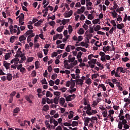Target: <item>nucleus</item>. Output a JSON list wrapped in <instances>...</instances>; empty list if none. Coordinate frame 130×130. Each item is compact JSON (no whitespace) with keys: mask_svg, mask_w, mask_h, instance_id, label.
<instances>
[{"mask_svg":"<svg viewBox=\"0 0 130 130\" xmlns=\"http://www.w3.org/2000/svg\"><path fill=\"white\" fill-rule=\"evenodd\" d=\"M85 83L87 85H91V84H92V80H91V79L88 78L85 81Z\"/></svg>","mask_w":130,"mask_h":130,"instance_id":"23","label":"nucleus"},{"mask_svg":"<svg viewBox=\"0 0 130 130\" xmlns=\"http://www.w3.org/2000/svg\"><path fill=\"white\" fill-rule=\"evenodd\" d=\"M46 97H52L53 96V94L50 92L49 91H47L46 93Z\"/></svg>","mask_w":130,"mask_h":130,"instance_id":"24","label":"nucleus"},{"mask_svg":"<svg viewBox=\"0 0 130 130\" xmlns=\"http://www.w3.org/2000/svg\"><path fill=\"white\" fill-rule=\"evenodd\" d=\"M124 113H123V110L121 109L120 111V113L118 115V117L119 118V120L121 121L123 118H125V117L123 116Z\"/></svg>","mask_w":130,"mask_h":130,"instance_id":"2","label":"nucleus"},{"mask_svg":"<svg viewBox=\"0 0 130 130\" xmlns=\"http://www.w3.org/2000/svg\"><path fill=\"white\" fill-rule=\"evenodd\" d=\"M111 14H112V17H113V18H116V17H117V13H116V12H115V11H114L112 12H111Z\"/></svg>","mask_w":130,"mask_h":130,"instance_id":"28","label":"nucleus"},{"mask_svg":"<svg viewBox=\"0 0 130 130\" xmlns=\"http://www.w3.org/2000/svg\"><path fill=\"white\" fill-rule=\"evenodd\" d=\"M64 97L66 98V101L67 102L71 101L72 100H73V99H75V98H76V94H73L72 95H69L68 96H67L66 95H64Z\"/></svg>","mask_w":130,"mask_h":130,"instance_id":"1","label":"nucleus"},{"mask_svg":"<svg viewBox=\"0 0 130 130\" xmlns=\"http://www.w3.org/2000/svg\"><path fill=\"white\" fill-rule=\"evenodd\" d=\"M101 60H102V61H106V56H102L101 58Z\"/></svg>","mask_w":130,"mask_h":130,"instance_id":"52","label":"nucleus"},{"mask_svg":"<svg viewBox=\"0 0 130 130\" xmlns=\"http://www.w3.org/2000/svg\"><path fill=\"white\" fill-rule=\"evenodd\" d=\"M124 117H125L126 119L129 121L130 120V115L129 114H126L125 115Z\"/></svg>","mask_w":130,"mask_h":130,"instance_id":"40","label":"nucleus"},{"mask_svg":"<svg viewBox=\"0 0 130 130\" xmlns=\"http://www.w3.org/2000/svg\"><path fill=\"white\" fill-rule=\"evenodd\" d=\"M6 79L8 80V81H12V74H8L7 76Z\"/></svg>","mask_w":130,"mask_h":130,"instance_id":"30","label":"nucleus"},{"mask_svg":"<svg viewBox=\"0 0 130 130\" xmlns=\"http://www.w3.org/2000/svg\"><path fill=\"white\" fill-rule=\"evenodd\" d=\"M76 8H81L82 7V5H81V3L80 2H78L76 3L75 5Z\"/></svg>","mask_w":130,"mask_h":130,"instance_id":"58","label":"nucleus"},{"mask_svg":"<svg viewBox=\"0 0 130 130\" xmlns=\"http://www.w3.org/2000/svg\"><path fill=\"white\" fill-rule=\"evenodd\" d=\"M46 102L48 104H52V103H54V99H49V98L46 99Z\"/></svg>","mask_w":130,"mask_h":130,"instance_id":"12","label":"nucleus"},{"mask_svg":"<svg viewBox=\"0 0 130 130\" xmlns=\"http://www.w3.org/2000/svg\"><path fill=\"white\" fill-rule=\"evenodd\" d=\"M77 82H78V85H81V86H82L83 82H84V80H83L81 79H77Z\"/></svg>","mask_w":130,"mask_h":130,"instance_id":"34","label":"nucleus"},{"mask_svg":"<svg viewBox=\"0 0 130 130\" xmlns=\"http://www.w3.org/2000/svg\"><path fill=\"white\" fill-rule=\"evenodd\" d=\"M59 100V96H55L54 98V104H58V101Z\"/></svg>","mask_w":130,"mask_h":130,"instance_id":"17","label":"nucleus"},{"mask_svg":"<svg viewBox=\"0 0 130 130\" xmlns=\"http://www.w3.org/2000/svg\"><path fill=\"white\" fill-rule=\"evenodd\" d=\"M79 125V123L77 121H73L71 126H78Z\"/></svg>","mask_w":130,"mask_h":130,"instance_id":"27","label":"nucleus"},{"mask_svg":"<svg viewBox=\"0 0 130 130\" xmlns=\"http://www.w3.org/2000/svg\"><path fill=\"white\" fill-rule=\"evenodd\" d=\"M56 78H57V74H54L52 75L51 76V79L53 80L56 79Z\"/></svg>","mask_w":130,"mask_h":130,"instance_id":"49","label":"nucleus"},{"mask_svg":"<svg viewBox=\"0 0 130 130\" xmlns=\"http://www.w3.org/2000/svg\"><path fill=\"white\" fill-rule=\"evenodd\" d=\"M19 26H22V25H24V24H25V22H24V18H19Z\"/></svg>","mask_w":130,"mask_h":130,"instance_id":"15","label":"nucleus"},{"mask_svg":"<svg viewBox=\"0 0 130 130\" xmlns=\"http://www.w3.org/2000/svg\"><path fill=\"white\" fill-rule=\"evenodd\" d=\"M122 127H123V125L121 123V121H120L118 123V128H119L120 130H121L122 129Z\"/></svg>","mask_w":130,"mask_h":130,"instance_id":"18","label":"nucleus"},{"mask_svg":"<svg viewBox=\"0 0 130 130\" xmlns=\"http://www.w3.org/2000/svg\"><path fill=\"white\" fill-rule=\"evenodd\" d=\"M108 111L107 110H105V111H103L102 115L103 117H107V115L108 114Z\"/></svg>","mask_w":130,"mask_h":130,"instance_id":"21","label":"nucleus"},{"mask_svg":"<svg viewBox=\"0 0 130 130\" xmlns=\"http://www.w3.org/2000/svg\"><path fill=\"white\" fill-rule=\"evenodd\" d=\"M81 57H82V52L80 51L78 52L77 54V58L78 59H80L81 58Z\"/></svg>","mask_w":130,"mask_h":130,"instance_id":"45","label":"nucleus"},{"mask_svg":"<svg viewBox=\"0 0 130 130\" xmlns=\"http://www.w3.org/2000/svg\"><path fill=\"white\" fill-rule=\"evenodd\" d=\"M85 112L88 116L92 115V110H87Z\"/></svg>","mask_w":130,"mask_h":130,"instance_id":"32","label":"nucleus"},{"mask_svg":"<svg viewBox=\"0 0 130 130\" xmlns=\"http://www.w3.org/2000/svg\"><path fill=\"white\" fill-rule=\"evenodd\" d=\"M31 34H34V33H33V30H28L24 34V36L27 37V36H28V35H31Z\"/></svg>","mask_w":130,"mask_h":130,"instance_id":"9","label":"nucleus"},{"mask_svg":"<svg viewBox=\"0 0 130 130\" xmlns=\"http://www.w3.org/2000/svg\"><path fill=\"white\" fill-rule=\"evenodd\" d=\"M49 25H50V26H52L53 27L54 26V25H55V22L54 21H52L51 22H50L49 23Z\"/></svg>","mask_w":130,"mask_h":130,"instance_id":"61","label":"nucleus"},{"mask_svg":"<svg viewBox=\"0 0 130 130\" xmlns=\"http://www.w3.org/2000/svg\"><path fill=\"white\" fill-rule=\"evenodd\" d=\"M63 29V26H62L58 27L57 28L56 30L57 31V32H59V33H60V32L62 31Z\"/></svg>","mask_w":130,"mask_h":130,"instance_id":"31","label":"nucleus"},{"mask_svg":"<svg viewBox=\"0 0 130 130\" xmlns=\"http://www.w3.org/2000/svg\"><path fill=\"white\" fill-rule=\"evenodd\" d=\"M19 111H20V108H16L14 111L13 112L14 113H18V112H19Z\"/></svg>","mask_w":130,"mask_h":130,"instance_id":"51","label":"nucleus"},{"mask_svg":"<svg viewBox=\"0 0 130 130\" xmlns=\"http://www.w3.org/2000/svg\"><path fill=\"white\" fill-rule=\"evenodd\" d=\"M54 120H55V119H54V118H53V116L50 117V123H53V122L54 121Z\"/></svg>","mask_w":130,"mask_h":130,"instance_id":"53","label":"nucleus"},{"mask_svg":"<svg viewBox=\"0 0 130 130\" xmlns=\"http://www.w3.org/2000/svg\"><path fill=\"white\" fill-rule=\"evenodd\" d=\"M99 21H100V19H94L92 21V23L93 24H98V22H99Z\"/></svg>","mask_w":130,"mask_h":130,"instance_id":"47","label":"nucleus"},{"mask_svg":"<svg viewBox=\"0 0 130 130\" xmlns=\"http://www.w3.org/2000/svg\"><path fill=\"white\" fill-rule=\"evenodd\" d=\"M84 122H88L89 123V121H90L91 120V119L88 117H86L85 118H84Z\"/></svg>","mask_w":130,"mask_h":130,"instance_id":"48","label":"nucleus"},{"mask_svg":"<svg viewBox=\"0 0 130 130\" xmlns=\"http://www.w3.org/2000/svg\"><path fill=\"white\" fill-rule=\"evenodd\" d=\"M8 20L9 24L10 25H13V19H12L11 18H9Z\"/></svg>","mask_w":130,"mask_h":130,"instance_id":"60","label":"nucleus"},{"mask_svg":"<svg viewBox=\"0 0 130 130\" xmlns=\"http://www.w3.org/2000/svg\"><path fill=\"white\" fill-rule=\"evenodd\" d=\"M20 61V59L19 58H15L11 60V63H14V62H18Z\"/></svg>","mask_w":130,"mask_h":130,"instance_id":"19","label":"nucleus"},{"mask_svg":"<svg viewBox=\"0 0 130 130\" xmlns=\"http://www.w3.org/2000/svg\"><path fill=\"white\" fill-rule=\"evenodd\" d=\"M64 103H66V100L63 98H61L59 99V104L61 106H63V105H64Z\"/></svg>","mask_w":130,"mask_h":130,"instance_id":"7","label":"nucleus"},{"mask_svg":"<svg viewBox=\"0 0 130 130\" xmlns=\"http://www.w3.org/2000/svg\"><path fill=\"white\" fill-rule=\"evenodd\" d=\"M110 23L113 25V27H116V23H115V21L114 20H111Z\"/></svg>","mask_w":130,"mask_h":130,"instance_id":"59","label":"nucleus"},{"mask_svg":"<svg viewBox=\"0 0 130 130\" xmlns=\"http://www.w3.org/2000/svg\"><path fill=\"white\" fill-rule=\"evenodd\" d=\"M66 46V44H61L59 45V48L61 49H64V46Z\"/></svg>","mask_w":130,"mask_h":130,"instance_id":"55","label":"nucleus"},{"mask_svg":"<svg viewBox=\"0 0 130 130\" xmlns=\"http://www.w3.org/2000/svg\"><path fill=\"white\" fill-rule=\"evenodd\" d=\"M100 29H101V26H100L99 25H98L94 27V30L95 31V32H98V31H99V30H100Z\"/></svg>","mask_w":130,"mask_h":130,"instance_id":"25","label":"nucleus"},{"mask_svg":"<svg viewBox=\"0 0 130 130\" xmlns=\"http://www.w3.org/2000/svg\"><path fill=\"white\" fill-rule=\"evenodd\" d=\"M64 64V67H65V69H68V70H70V68L69 67H67V66H69V63L68 62H69V60H64V61H63Z\"/></svg>","mask_w":130,"mask_h":130,"instance_id":"16","label":"nucleus"},{"mask_svg":"<svg viewBox=\"0 0 130 130\" xmlns=\"http://www.w3.org/2000/svg\"><path fill=\"white\" fill-rule=\"evenodd\" d=\"M117 21H118V22H119V23H120V22L122 21V18H121V16H120V15H118V17L117 18Z\"/></svg>","mask_w":130,"mask_h":130,"instance_id":"50","label":"nucleus"},{"mask_svg":"<svg viewBox=\"0 0 130 130\" xmlns=\"http://www.w3.org/2000/svg\"><path fill=\"white\" fill-rule=\"evenodd\" d=\"M49 83L50 86L52 87V86H53L54 85V81H53L52 80H51L49 81Z\"/></svg>","mask_w":130,"mask_h":130,"instance_id":"54","label":"nucleus"},{"mask_svg":"<svg viewBox=\"0 0 130 130\" xmlns=\"http://www.w3.org/2000/svg\"><path fill=\"white\" fill-rule=\"evenodd\" d=\"M15 36H12L10 39V42L11 43H14L15 42Z\"/></svg>","mask_w":130,"mask_h":130,"instance_id":"38","label":"nucleus"},{"mask_svg":"<svg viewBox=\"0 0 130 130\" xmlns=\"http://www.w3.org/2000/svg\"><path fill=\"white\" fill-rule=\"evenodd\" d=\"M26 38H27V37H26L25 36V35L24 34V35H22V36L19 37V41L21 42V43H23L24 44L25 40H26Z\"/></svg>","mask_w":130,"mask_h":130,"instance_id":"3","label":"nucleus"},{"mask_svg":"<svg viewBox=\"0 0 130 130\" xmlns=\"http://www.w3.org/2000/svg\"><path fill=\"white\" fill-rule=\"evenodd\" d=\"M35 66L36 67V69H39V61H36L35 63Z\"/></svg>","mask_w":130,"mask_h":130,"instance_id":"37","label":"nucleus"},{"mask_svg":"<svg viewBox=\"0 0 130 130\" xmlns=\"http://www.w3.org/2000/svg\"><path fill=\"white\" fill-rule=\"evenodd\" d=\"M122 61H124V62H126V61H128V60H129V58H127V57L122 58Z\"/></svg>","mask_w":130,"mask_h":130,"instance_id":"41","label":"nucleus"},{"mask_svg":"<svg viewBox=\"0 0 130 130\" xmlns=\"http://www.w3.org/2000/svg\"><path fill=\"white\" fill-rule=\"evenodd\" d=\"M84 12H85V7L84 6L81 7V9H78L77 10L78 14H82V13H84Z\"/></svg>","mask_w":130,"mask_h":130,"instance_id":"6","label":"nucleus"},{"mask_svg":"<svg viewBox=\"0 0 130 130\" xmlns=\"http://www.w3.org/2000/svg\"><path fill=\"white\" fill-rule=\"evenodd\" d=\"M99 87H101L102 88L103 91H106V87L103 84H99Z\"/></svg>","mask_w":130,"mask_h":130,"instance_id":"39","label":"nucleus"},{"mask_svg":"<svg viewBox=\"0 0 130 130\" xmlns=\"http://www.w3.org/2000/svg\"><path fill=\"white\" fill-rule=\"evenodd\" d=\"M118 80H117L115 78L113 79H112V82L113 84H117V85H121V86H122V84H120V82H118Z\"/></svg>","mask_w":130,"mask_h":130,"instance_id":"10","label":"nucleus"},{"mask_svg":"<svg viewBox=\"0 0 130 130\" xmlns=\"http://www.w3.org/2000/svg\"><path fill=\"white\" fill-rule=\"evenodd\" d=\"M84 110H91V106L87 105V106H85L83 108Z\"/></svg>","mask_w":130,"mask_h":130,"instance_id":"35","label":"nucleus"},{"mask_svg":"<svg viewBox=\"0 0 130 130\" xmlns=\"http://www.w3.org/2000/svg\"><path fill=\"white\" fill-rule=\"evenodd\" d=\"M9 29L11 34H14V26H13V25H10L9 26Z\"/></svg>","mask_w":130,"mask_h":130,"instance_id":"22","label":"nucleus"},{"mask_svg":"<svg viewBox=\"0 0 130 130\" xmlns=\"http://www.w3.org/2000/svg\"><path fill=\"white\" fill-rule=\"evenodd\" d=\"M33 96L31 94H29V95H26L25 96V99L29 103H33L32 102V99H33Z\"/></svg>","mask_w":130,"mask_h":130,"instance_id":"5","label":"nucleus"},{"mask_svg":"<svg viewBox=\"0 0 130 130\" xmlns=\"http://www.w3.org/2000/svg\"><path fill=\"white\" fill-rule=\"evenodd\" d=\"M3 65L6 70H10L11 69V63L7 62V61H4Z\"/></svg>","mask_w":130,"mask_h":130,"instance_id":"4","label":"nucleus"},{"mask_svg":"<svg viewBox=\"0 0 130 130\" xmlns=\"http://www.w3.org/2000/svg\"><path fill=\"white\" fill-rule=\"evenodd\" d=\"M43 110L44 111H45V112H47V111L49 110V106H48V105H45V106H44Z\"/></svg>","mask_w":130,"mask_h":130,"instance_id":"13","label":"nucleus"},{"mask_svg":"<svg viewBox=\"0 0 130 130\" xmlns=\"http://www.w3.org/2000/svg\"><path fill=\"white\" fill-rule=\"evenodd\" d=\"M73 117H74V112H73V111H70V114L68 116V118L69 119H72Z\"/></svg>","mask_w":130,"mask_h":130,"instance_id":"20","label":"nucleus"},{"mask_svg":"<svg viewBox=\"0 0 130 130\" xmlns=\"http://www.w3.org/2000/svg\"><path fill=\"white\" fill-rule=\"evenodd\" d=\"M123 125V128H125L126 129H128V128H129L130 127V126L127 124H125Z\"/></svg>","mask_w":130,"mask_h":130,"instance_id":"42","label":"nucleus"},{"mask_svg":"<svg viewBox=\"0 0 130 130\" xmlns=\"http://www.w3.org/2000/svg\"><path fill=\"white\" fill-rule=\"evenodd\" d=\"M89 33L93 34L94 33V28L92 27H89Z\"/></svg>","mask_w":130,"mask_h":130,"instance_id":"62","label":"nucleus"},{"mask_svg":"<svg viewBox=\"0 0 130 130\" xmlns=\"http://www.w3.org/2000/svg\"><path fill=\"white\" fill-rule=\"evenodd\" d=\"M24 60H26V56L22 57L21 60H19V63H22L24 61Z\"/></svg>","mask_w":130,"mask_h":130,"instance_id":"46","label":"nucleus"},{"mask_svg":"<svg viewBox=\"0 0 130 130\" xmlns=\"http://www.w3.org/2000/svg\"><path fill=\"white\" fill-rule=\"evenodd\" d=\"M17 94V92L16 91H13L10 94V97H12L13 98L14 96Z\"/></svg>","mask_w":130,"mask_h":130,"instance_id":"57","label":"nucleus"},{"mask_svg":"<svg viewBox=\"0 0 130 130\" xmlns=\"http://www.w3.org/2000/svg\"><path fill=\"white\" fill-rule=\"evenodd\" d=\"M11 53H8L7 54H6L5 56V58L6 60H8V59H9V58H10L11 57L10 56Z\"/></svg>","mask_w":130,"mask_h":130,"instance_id":"29","label":"nucleus"},{"mask_svg":"<svg viewBox=\"0 0 130 130\" xmlns=\"http://www.w3.org/2000/svg\"><path fill=\"white\" fill-rule=\"evenodd\" d=\"M59 36V34H56L55 36H53V40L55 41L57 38H58V37Z\"/></svg>","mask_w":130,"mask_h":130,"instance_id":"44","label":"nucleus"},{"mask_svg":"<svg viewBox=\"0 0 130 130\" xmlns=\"http://www.w3.org/2000/svg\"><path fill=\"white\" fill-rule=\"evenodd\" d=\"M68 29L69 34H71V33L73 32V26H72L71 25H69Z\"/></svg>","mask_w":130,"mask_h":130,"instance_id":"36","label":"nucleus"},{"mask_svg":"<svg viewBox=\"0 0 130 130\" xmlns=\"http://www.w3.org/2000/svg\"><path fill=\"white\" fill-rule=\"evenodd\" d=\"M77 33L79 35H83V34H84V33H85V30H84V28H80L79 29V30H78V31L77 32Z\"/></svg>","mask_w":130,"mask_h":130,"instance_id":"14","label":"nucleus"},{"mask_svg":"<svg viewBox=\"0 0 130 130\" xmlns=\"http://www.w3.org/2000/svg\"><path fill=\"white\" fill-rule=\"evenodd\" d=\"M120 70V73H123V74H125V71L123 70V68L122 67H118L117 68L116 73H118Z\"/></svg>","mask_w":130,"mask_h":130,"instance_id":"8","label":"nucleus"},{"mask_svg":"<svg viewBox=\"0 0 130 130\" xmlns=\"http://www.w3.org/2000/svg\"><path fill=\"white\" fill-rule=\"evenodd\" d=\"M34 36H35V34H32L31 35L27 37V43H29V42L31 41V38H32V37H34Z\"/></svg>","mask_w":130,"mask_h":130,"instance_id":"11","label":"nucleus"},{"mask_svg":"<svg viewBox=\"0 0 130 130\" xmlns=\"http://www.w3.org/2000/svg\"><path fill=\"white\" fill-rule=\"evenodd\" d=\"M37 75L36 71L35 70H34L31 73V76L35 77Z\"/></svg>","mask_w":130,"mask_h":130,"instance_id":"64","label":"nucleus"},{"mask_svg":"<svg viewBox=\"0 0 130 130\" xmlns=\"http://www.w3.org/2000/svg\"><path fill=\"white\" fill-rule=\"evenodd\" d=\"M42 84H47V81H46V79L44 78L41 81Z\"/></svg>","mask_w":130,"mask_h":130,"instance_id":"56","label":"nucleus"},{"mask_svg":"<svg viewBox=\"0 0 130 130\" xmlns=\"http://www.w3.org/2000/svg\"><path fill=\"white\" fill-rule=\"evenodd\" d=\"M88 26L86 24V23H84L83 25V27L85 29V30H88Z\"/></svg>","mask_w":130,"mask_h":130,"instance_id":"63","label":"nucleus"},{"mask_svg":"<svg viewBox=\"0 0 130 130\" xmlns=\"http://www.w3.org/2000/svg\"><path fill=\"white\" fill-rule=\"evenodd\" d=\"M67 90L68 88L66 87H62L60 89V90L61 91L62 93H64V92H66V91H67Z\"/></svg>","mask_w":130,"mask_h":130,"instance_id":"43","label":"nucleus"},{"mask_svg":"<svg viewBox=\"0 0 130 130\" xmlns=\"http://www.w3.org/2000/svg\"><path fill=\"white\" fill-rule=\"evenodd\" d=\"M121 123L123 124V125H124V124H127V120L126 119H124L123 118V119H122L121 120Z\"/></svg>","mask_w":130,"mask_h":130,"instance_id":"33","label":"nucleus"},{"mask_svg":"<svg viewBox=\"0 0 130 130\" xmlns=\"http://www.w3.org/2000/svg\"><path fill=\"white\" fill-rule=\"evenodd\" d=\"M53 94H54V96H56L57 97H59V98L60 97L61 93L59 91H54L53 92Z\"/></svg>","mask_w":130,"mask_h":130,"instance_id":"26","label":"nucleus"}]
</instances>
